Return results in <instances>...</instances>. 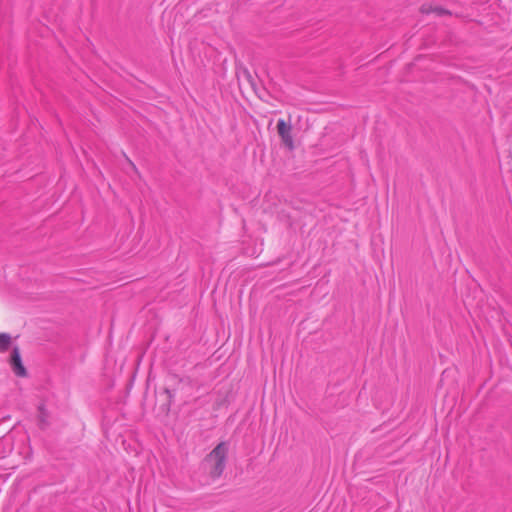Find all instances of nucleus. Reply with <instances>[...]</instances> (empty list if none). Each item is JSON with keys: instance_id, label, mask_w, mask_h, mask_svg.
<instances>
[{"instance_id": "nucleus-4", "label": "nucleus", "mask_w": 512, "mask_h": 512, "mask_svg": "<svg viewBox=\"0 0 512 512\" xmlns=\"http://www.w3.org/2000/svg\"><path fill=\"white\" fill-rule=\"evenodd\" d=\"M48 417H49V412L46 409L45 404L44 403L39 404V406H38V425H39L40 429H45L49 425Z\"/></svg>"}, {"instance_id": "nucleus-8", "label": "nucleus", "mask_w": 512, "mask_h": 512, "mask_svg": "<svg viewBox=\"0 0 512 512\" xmlns=\"http://www.w3.org/2000/svg\"><path fill=\"white\" fill-rule=\"evenodd\" d=\"M433 13L437 14L438 16H451L452 12L444 7L441 6H435L433 9Z\"/></svg>"}, {"instance_id": "nucleus-3", "label": "nucleus", "mask_w": 512, "mask_h": 512, "mask_svg": "<svg viewBox=\"0 0 512 512\" xmlns=\"http://www.w3.org/2000/svg\"><path fill=\"white\" fill-rule=\"evenodd\" d=\"M228 454V445L226 442H220L216 447L206 456L205 462L220 461L226 462Z\"/></svg>"}, {"instance_id": "nucleus-2", "label": "nucleus", "mask_w": 512, "mask_h": 512, "mask_svg": "<svg viewBox=\"0 0 512 512\" xmlns=\"http://www.w3.org/2000/svg\"><path fill=\"white\" fill-rule=\"evenodd\" d=\"M277 131L281 138L283 145L290 151L294 150V140L291 134L292 126L283 119L277 122Z\"/></svg>"}, {"instance_id": "nucleus-9", "label": "nucleus", "mask_w": 512, "mask_h": 512, "mask_svg": "<svg viewBox=\"0 0 512 512\" xmlns=\"http://www.w3.org/2000/svg\"><path fill=\"white\" fill-rule=\"evenodd\" d=\"M433 9L434 7L431 6V5H428V4H423L421 7H420V12L422 14H430V13H433Z\"/></svg>"}, {"instance_id": "nucleus-6", "label": "nucleus", "mask_w": 512, "mask_h": 512, "mask_svg": "<svg viewBox=\"0 0 512 512\" xmlns=\"http://www.w3.org/2000/svg\"><path fill=\"white\" fill-rule=\"evenodd\" d=\"M163 393L166 396V400L161 405L160 409H161L162 412L167 414L170 411L174 395H173L172 391L169 388H164Z\"/></svg>"}, {"instance_id": "nucleus-7", "label": "nucleus", "mask_w": 512, "mask_h": 512, "mask_svg": "<svg viewBox=\"0 0 512 512\" xmlns=\"http://www.w3.org/2000/svg\"><path fill=\"white\" fill-rule=\"evenodd\" d=\"M11 344V336L7 333H0V352H5Z\"/></svg>"}, {"instance_id": "nucleus-5", "label": "nucleus", "mask_w": 512, "mask_h": 512, "mask_svg": "<svg viewBox=\"0 0 512 512\" xmlns=\"http://www.w3.org/2000/svg\"><path fill=\"white\" fill-rule=\"evenodd\" d=\"M226 466V462L214 461V464L210 468L209 475L211 478L216 479L219 478Z\"/></svg>"}, {"instance_id": "nucleus-1", "label": "nucleus", "mask_w": 512, "mask_h": 512, "mask_svg": "<svg viewBox=\"0 0 512 512\" xmlns=\"http://www.w3.org/2000/svg\"><path fill=\"white\" fill-rule=\"evenodd\" d=\"M9 364L11 366L12 371L14 372V374L16 376L22 377V378L27 377L28 372L22 362V357H21L20 349L18 346L13 347L10 357H9Z\"/></svg>"}, {"instance_id": "nucleus-10", "label": "nucleus", "mask_w": 512, "mask_h": 512, "mask_svg": "<svg viewBox=\"0 0 512 512\" xmlns=\"http://www.w3.org/2000/svg\"><path fill=\"white\" fill-rule=\"evenodd\" d=\"M247 77H248L249 81L251 82V84L254 85L253 82H252V79H251L252 77H251V75L249 73H247Z\"/></svg>"}]
</instances>
